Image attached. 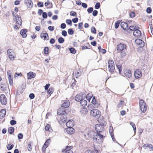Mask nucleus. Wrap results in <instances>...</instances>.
<instances>
[{
    "instance_id": "nucleus-10",
    "label": "nucleus",
    "mask_w": 153,
    "mask_h": 153,
    "mask_svg": "<svg viewBox=\"0 0 153 153\" xmlns=\"http://www.w3.org/2000/svg\"><path fill=\"white\" fill-rule=\"evenodd\" d=\"M13 20L16 21V23L17 25H21L22 24V21L19 15H16L15 16V18L13 19Z\"/></svg>"
},
{
    "instance_id": "nucleus-17",
    "label": "nucleus",
    "mask_w": 153,
    "mask_h": 153,
    "mask_svg": "<svg viewBox=\"0 0 153 153\" xmlns=\"http://www.w3.org/2000/svg\"><path fill=\"white\" fill-rule=\"evenodd\" d=\"M74 125V122L72 120H69L66 123V126L67 128L72 127Z\"/></svg>"
},
{
    "instance_id": "nucleus-44",
    "label": "nucleus",
    "mask_w": 153,
    "mask_h": 153,
    "mask_svg": "<svg viewBox=\"0 0 153 153\" xmlns=\"http://www.w3.org/2000/svg\"><path fill=\"white\" fill-rule=\"evenodd\" d=\"M91 31L92 33L95 34L96 33V30L95 27H92L91 28Z\"/></svg>"
},
{
    "instance_id": "nucleus-56",
    "label": "nucleus",
    "mask_w": 153,
    "mask_h": 153,
    "mask_svg": "<svg viewBox=\"0 0 153 153\" xmlns=\"http://www.w3.org/2000/svg\"><path fill=\"white\" fill-rule=\"evenodd\" d=\"M83 25V23L82 22H80L78 24V29H81L82 28V26Z\"/></svg>"
},
{
    "instance_id": "nucleus-23",
    "label": "nucleus",
    "mask_w": 153,
    "mask_h": 153,
    "mask_svg": "<svg viewBox=\"0 0 153 153\" xmlns=\"http://www.w3.org/2000/svg\"><path fill=\"white\" fill-rule=\"evenodd\" d=\"M6 111L5 109H2L0 111V118H2L5 115Z\"/></svg>"
},
{
    "instance_id": "nucleus-2",
    "label": "nucleus",
    "mask_w": 153,
    "mask_h": 153,
    "mask_svg": "<svg viewBox=\"0 0 153 153\" xmlns=\"http://www.w3.org/2000/svg\"><path fill=\"white\" fill-rule=\"evenodd\" d=\"M126 46L124 44L120 43L117 45V51L121 53V57H124L126 55Z\"/></svg>"
},
{
    "instance_id": "nucleus-7",
    "label": "nucleus",
    "mask_w": 153,
    "mask_h": 153,
    "mask_svg": "<svg viewBox=\"0 0 153 153\" xmlns=\"http://www.w3.org/2000/svg\"><path fill=\"white\" fill-rule=\"evenodd\" d=\"M7 53L9 58L11 60H13L14 59L16 58L15 53L12 49H8L7 51Z\"/></svg>"
},
{
    "instance_id": "nucleus-1",
    "label": "nucleus",
    "mask_w": 153,
    "mask_h": 153,
    "mask_svg": "<svg viewBox=\"0 0 153 153\" xmlns=\"http://www.w3.org/2000/svg\"><path fill=\"white\" fill-rule=\"evenodd\" d=\"M95 128L97 131L96 136L97 137H99L98 139V143H101L103 142V139L105 136L102 135V132L104 130L103 126L100 124H97L95 126Z\"/></svg>"
},
{
    "instance_id": "nucleus-47",
    "label": "nucleus",
    "mask_w": 153,
    "mask_h": 153,
    "mask_svg": "<svg viewBox=\"0 0 153 153\" xmlns=\"http://www.w3.org/2000/svg\"><path fill=\"white\" fill-rule=\"evenodd\" d=\"M137 28H138L136 27H134V26H130L129 27V30H130L134 31L135 30H136L137 29Z\"/></svg>"
},
{
    "instance_id": "nucleus-35",
    "label": "nucleus",
    "mask_w": 153,
    "mask_h": 153,
    "mask_svg": "<svg viewBox=\"0 0 153 153\" xmlns=\"http://www.w3.org/2000/svg\"><path fill=\"white\" fill-rule=\"evenodd\" d=\"M113 127L111 126H110V128L109 129V132L111 136H114L113 134Z\"/></svg>"
},
{
    "instance_id": "nucleus-48",
    "label": "nucleus",
    "mask_w": 153,
    "mask_h": 153,
    "mask_svg": "<svg viewBox=\"0 0 153 153\" xmlns=\"http://www.w3.org/2000/svg\"><path fill=\"white\" fill-rule=\"evenodd\" d=\"M70 15L73 16H77V14L76 12H74L73 11H71L70 13Z\"/></svg>"
},
{
    "instance_id": "nucleus-34",
    "label": "nucleus",
    "mask_w": 153,
    "mask_h": 153,
    "mask_svg": "<svg viewBox=\"0 0 153 153\" xmlns=\"http://www.w3.org/2000/svg\"><path fill=\"white\" fill-rule=\"evenodd\" d=\"M14 147V145L13 144H9L7 145V148L8 150H10L12 149Z\"/></svg>"
},
{
    "instance_id": "nucleus-42",
    "label": "nucleus",
    "mask_w": 153,
    "mask_h": 153,
    "mask_svg": "<svg viewBox=\"0 0 153 153\" xmlns=\"http://www.w3.org/2000/svg\"><path fill=\"white\" fill-rule=\"evenodd\" d=\"M49 49L48 47H45L44 48V53L45 54H48V53Z\"/></svg>"
},
{
    "instance_id": "nucleus-11",
    "label": "nucleus",
    "mask_w": 153,
    "mask_h": 153,
    "mask_svg": "<svg viewBox=\"0 0 153 153\" xmlns=\"http://www.w3.org/2000/svg\"><path fill=\"white\" fill-rule=\"evenodd\" d=\"M11 72L9 70L7 71V74L8 76L10 84V85H12L13 84V76L11 75Z\"/></svg>"
},
{
    "instance_id": "nucleus-60",
    "label": "nucleus",
    "mask_w": 153,
    "mask_h": 153,
    "mask_svg": "<svg viewBox=\"0 0 153 153\" xmlns=\"http://www.w3.org/2000/svg\"><path fill=\"white\" fill-rule=\"evenodd\" d=\"M135 15V14L134 12H131L130 13V17L133 18L134 17Z\"/></svg>"
},
{
    "instance_id": "nucleus-31",
    "label": "nucleus",
    "mask_w": 153,
    "mask_h": 153,
    "mask_svg": "<svg viewBox=\"0 0 153 153\" xmlns=\"http://www.w3.org/2000/svg\"><path fill=\"white\" fill-rule=\"evenodd\" d=\"M53 88L52 87H50L48 90V94L51 95L53 93Z\"/></svg>"
},
{
    "instance_id": "nucleus-57",
    "label": "nucleus",
    "mask_w": 153,
    "mask_h": 153,
    "mask_svg": "<svg viewBox=\"0 0 153 153\" xmlns=\"http://www.w3.org/2000/svg\"><path fill=\"white\" fill-rule=\"evenodd\" d=\"M30 98L32 99H33L35 97V95L33 93H31L29 95Z\"/></svg>"
},
{
    "instance_id": "nucleus-4",
    "label": "nucleus",
    "mask_w": 153,
    "mask_h": 153,
    "mask_svg": "<svg viewBox=\"0 0 153 153\" xmlns=\"http://www.w3.org/2000/svg\"><path fill=\"white\" fill-rule=\"evenodd\" d=\"M96 134H97L92 131H89L87 133V135L88 137L90 138H93L94 140H95L98 142V141H99L98 140V139H99V137H97L96 136Z\"/></svg>"
},
{
    "instance_id": "nucleus-53",
    "label": "nucleus",
    "mask_w": 153,
    "mask_h": 153,
    "mask_svg": "<svg viewBox=\"0 0 153 153\" xmlns=\"http://www.w3.org/2000/svg\"><path fill=\"white\" fill-rule=\"evenodd\" d=\"M66 23L68 25H71L72 21L70 19H67L66 20Z\"/></svg>"
},
{
    "instance_id": "nucleus-50",
    "label": "nucleus",
    "mask_w": 153,
    "mask_h": 153,
    "mask_svg": "<svg viewBox=\"0 0 153 153\" xmlns=\"http://www.w3.org/2000/svg\"><path fill=\"white\" fill-rule=\"evenodd\" d=\"M100 7V2H97L95 6L96 9H98Z\"/></svg>"
},
{
    "instance_id": "nucleus-3",
    "label": "nucleus",
    "mask_w": 153,
    "mask_h": 153,
    "mask_svg": "<svg viewBox=\"0 0 153 153\" xmlns=\"http://www.w3.org/2000/svg\"><path fill=\"white\" fill-rule=\"evenodd\" d=\"M90 114L91 116L98 117L101 115V112L97 109H94L91 110Z\"/></svg>"
},
{
    "instance_id": "nucleus-46",
    "label": "nucleus",
    "mask_w": 153,
    "mask_h": 153,
    "mask_svg": "<svg viewBox=\"0 0 153 153\" xmlns=\"http://www.w3.org/2000/svg\"><path fill=\"white\" fill-rule=\"evenodd\" d=\"M93 10V8L92 7H90L88 8L87 10V12L88 13H92Z\"/></svg>"
},
{
    "instance_id": "nucleus-38",
    "label": "nucleus",
    "mask_w": 153,
    "mask_h": 153,
    "mask_svg": "<svg viewBox=\"0 0 153 153\" xmlns=\"http://www.w3.org/2000/svg\"><path fill=\"white\" fill-rule=\"evenodd\" d=\"M117 67L118 69L119 74H121V71L122 70V65H117Z\"/></svg>"
},
{
    "instance_id": "nucleus-27",
    "label": "nucleus",
    "mask_w": 153,
    "mask_h": 153,
    "mask_svg": "<svg viewBox=\"0 0 153 153\" xmlns=\"http://www.w3.org/2000/svg\"><path fill=\"white\" fill-rule=\"evenodd\" d=\"M87 109L86 108H82L80 111V112L81 114L83 115L86 114L87 113Z\"/></svg>"
},
{
    "instance_id": "nucleus-54",
    "label": "nucleus",
    "mask_w": 153,
    "mask_h": 153,
    "mask_svg": "<svg viewBox=\"0 0 153 153\" xmlns=\"http://www.w3.org/2000/svg\"><path fill=\"white\" fill-rule=\"evenodd\" d=\"M146 12L147 13H150L152 12V9L151 7H148L146 10Z\"/></svg>"
},
{
    "instance_id": "nucleus-55",
    "label": "nucleus",
    "mask_w": 153,
    "mask_h": 153,
    "mask_svg": "<svg viewBox=\"0 0 153 153\" xmlns=\"http://www.w3.org/2000/svg\"><path fill=\"white\" fill-rule=\"evenodd\" d=\"M42 16L43 18H47V15L46 13L45 12H43L42 13Z\"/></svg>"
},
{
    "instance_id": "nucleus-20",
    "label": "nucleus",
    "mask_w": 153,
    "mask_h": 153,
    "mask_svg": "<svg viewBox=\"0 0 153 153\" xmlns=\"http://www.w3.org/2000/svg\"><path fill=\"white\" fill-rule=\"evenodd\" d=\"M25 3L27 6L29 7H32V2L31 0H25Z\"/></svg>"
},
{
    "instance_id": "nucleus-39",
    "label": "nucleus",
    "mask_w": 153,
    "mask_h": 153,
    "mask_svg": "<svg viewBox=\"0 0 153 153\" xmlns=\"http://www.w3.org/2000/svg\"><path fill=\"white\" fill-rule=\"evenodd\" d=\"M58 41L59 43L61 44L63 43L64 42L65 40L62 37H60L58 39Z\"/></svg>"
},
{
    "instance_id": "nucleus-12",
    "label": "nucleus",
    "mask_w": 153,
    "mask_h": 153,
    "mask_svg": "<svg viewBox=\"0 0 153 153\" xmlns=\"http://www.w3.org/2000/svg\"><path fill=\"white\" fill-rule=\"evenodd\" d=\"M139 29V27H138V28H137V29L135 30L133 33L134 36L137 38L140 37L141 34V31L138 30Z\"/></svg>"
},
{
    "instance_id": "nucleus-45",
    "label": "nucleus",
    "mask_w": 153,
    "mask_h": 153,
    "mask_svg": "<svg viewBox=\"0 0 153 153\" xmlns=\"http://www.w3.org/2000/svg\"><path fill=\"white\" fill-rule=\"evenodd\" d=\"M50 125L49 124H47L45 127V131H50Z\"/></svg>"
},
{
    "instance_id": "nucleus-30",
    "label": "nucleus",
    "mask_w": 153,
    "mask_h": 153,
    "mask_svg": "<svg viewBox=\"0 0 153 153\" xmlns=\"http://www.w3.org/2000/svg\"><path fill=\"white\" fill-rule=\"evenodd\" d=\"M61 120L62 122L65 123L67 120V117L65 115L62 116V117H61Z\"/></svg>"
},
{
    "instance_id": "nucleus-43",
    "label": "nucleus",
    "mask_w": 153,
    "mask_h": 153,
    "mask_svg": "<svg viewBox=\"0 0 153 153\" xmlns=\"http://www.w3.org/2000/svg\"><path fill=\"white\" fill-rule=\"evenodd\" d=\"M24 91V89L22 87H20V88H19L18 89L17 91V93H22Z\"/></svg>"
},
{
    "instance_id": "nucleus-61",
    "label": "nucleus",
    "mask_w": 153,
    "mask_h": 153,
    "mask_svg": "<svg viewBox=\"0 0 153 153\" xmlns=\"http://www.w3.org/2000/svg\"><path fill=\"white\" fill-rule=\"evenodd\" d=\"M62 34L64 36H66L67 35V32L65 30H63L62 31Z\"/></svg>"
},
{
    "instance_id": "nucleus-28",
    "label": "nucleus",
    "mask_w": 153,
    "mask_h": 153,
    "mask_svg": "<svg viewBox=\"0 0 153 153\" xmlns=\"http://www.w3.org/2000/svg\"><path fill=\"white\" fill-rule=\"evenodd\" d=\"M124 105V102L123 101L120 100L117 105V107L118 108H122Z\"/></svg>"
},
{
    "instance_id": "nucleus-64",
    "label": "nucleus",
    "mask_w": 153,
    "mask_h": 153,
    "mask_svg": "<svg viewBox=\"0 0 153 153\" xmlns=\"http://www.w3.org/2000/svg\"><path fill=\"white\" fill-rule=\"evenodd\" d=\"M147 145V147L149 148L152 151L153 150V146L152 144H149L148 145Z\"/></svg>"
},
{
    "instance_id": "nucleus-29",
    "label": "nucleus",
    "mask_w": 153,
    "mask_h": 153,
    "mask_svg": "<svg viewBox=\"0 0 153 153\" xmlns=\"http://www.w3.org/2000/svg\"><path fill=\"white\" fill-rule=\"evenodd\" d=\"M72 148V147L71 146H67L65 149L62 150V152H67L68 151L71 150V149Z\"/></svg>"
},
{
    "instance_id": "nucleus-62",
    "label": "nucleus",
    "mask_w": 153,
    "mask_h": 153,
    "mask_svg": "<svg viewBox=\"0 0 153 153\" xmlns=\"http://www.w3.org/2000/svg\"><path fill=\"white\" fill-rule=\"evenodd\" d=\"M50 85V84L49 83L46 84L45 86V90H48Z\"/></svg>"
},
{
    "instance_id": "nucleus-40",
    "label": "nucleus",
    "mask_w": 153,
    "mask_h": 153,
    "mask_svg": "<svg viewBox=\"0 0 153 153\" xmlns=\"http://www.w3.org/2000/svg\"><path fill=\"white\" fill-rule=\"evenodd\" d=\"M120 21L119 20L117 21L115 24V27L116 29H117L119 25V24L120 23Z\"/></svg>"
},
{
    "instance_id": "nucleus-18",
    "label": "nucleus",
    "mask_w": 153,
    "mask_h": 153,
    "mask_svg": "<svg viewBox=\"0 0 153 153\" xmlns=\"http://www.w3.org/2000/svg\"><path fill=\"white\" fill-rule=\"evenodd\" d=\"M69 105L70 102L69 100H64L61 107L63 108H67L69 106Z\"/></svg>"
},
{
    "instance_id": "nucleus-22",
    "label": "nucleus",
    "mask_w": 153,
    "mask_h": 153,
    "mask_svg": "<svg viewBox=\"0 0 153 153\" xmlns=\"http://www.w3.org/2000/svg\"><path fill=\"white\" fill-rule=\"evenodd\" d=\"M91 102L94 105L95 107H97L100 105L97 102L95 99V97L94 96L93 97Z\"/></svg>"
},
{
    "instance_id": "nucleus-36",
    "label": "nucleus",
    "mask_w": 153,
    "mask_h": 153,
    "mask_svg": "<svg viewBox=\"0 0 153 153\" xmlns=\"http://www.w3.org/2000/svg\"><path fill=\"white\" fill-rule=\"evenodd\" d=\"M81 74L82 72H81L76 71L75 73V76H76V78L79 76Z\"/></svg>"
},
{
    "instance_id": "nucleus-9",
    "label": "nucleus",
    "mask_w": 153,
    "mask_h": 153,
    "mask_svg": "<svg viewBox=\"0 0 153 153\" xmlns=\"http://www.w3.org/2000/svg\"><path fill=\"white\" fill-rule=\"evenodd\" d=\"M0 101L1 104L5 105L6 104L7 102V98L4 94H2L0 97Z\"/></svg>"
},
{
    "instance_id": "nucleus-13",
    "label": "nucleus",
    "mask_w": 153,
    "mask_h": 153,
    "mask_svg": "<svg viewBox=\"0 0 153 153\" xmlns=\"http://www.w3.org/2000/svg\"><path fill=\"white\" fill-rule=\"evenodd\" d=\"M65 113V109L63 108L62 107L60 108L57 111V114L59 115H64Z\"/></svg>"
},
{
    "instance_id": "nucleus-25",
    "label": "nucleus",
    "mask_w": 153,
    "mask_h": 153,
    "mask_svg": "<svg viewBox=\"0 0 153 153\" xmlns=\"http://www.w3.org/2000/svg\"><path fill=\"white\" fill-rule=\"evenodd\" d=\"M43 34V35H42V34L41 35V37L42 38H44V39L46 40L49 39V38L48 33H44Z\"/></svg>"
},
{
    "instance_id": "nucleus-49",
    "label": "nucleus",
    "mask_w": 153,
    "mask_h": 153,
    "mask_svg": "<svg viewBox=\"0 0 153 153\" xmlns=\"http://www.w3.org/2000/svg\"><path fill=\"white\" fill-rule=\"evenodd\" d=\"M92 98V96L90 95L89 94H88L86 96V98L89 101H90L91 98Z\"/></svg>"
},
{
    "instance_id": "nucleus-14",
    "label": "nucleus",
    "mask_w": 153,
    "mask_h": 153,
    "mask_svg": "<svg viewBox=\"0 0 153 153\" xmlns=\"http://www.w3.org/2000/svg\"><path fill=\"white\" fill-rule=\"evenodd\" d=\"M120 26L122 28L125 30H128V23L125 22H122L121 23Z\"/></svg>"
},
{
    "instance_id": "nucleus-51",
    "label": "nucleus",
    "mask_w": 153,
    "mask_h": 153,
    "mask_svg": "<svg viewBox=\"0 0 153 153\" xmlns=\"http://www.w3.org/2000/svg\"><path fill=\"white\" fill-rule=\"evenodd\" d=\"M37 5L39 7H42L43 6V4L42 2H39L37 3Z\"/></svg>"
},
{
    "instance_id": "nucleus-32",
    "label": "nucleus",
    "mask_w": 153,
    "mask_h": 153,
    "mask_svg": "<svg viewBox=\"0 0 153 153\" xmlns=\"http://www.w3.org/2000/svg\"><path fill=\"white\" fill-rule=\"evenodd\" d=\"M135 42L138 45H140L142 44V42L144 43V42L142 40L139 39H136L135 40Z\"/></svg>"
},
{
    "instance_id": "nucleus-41",
    "label": "nucleus",
    "mask_w": 153,
    "mask_h": 153,
    "mask_svg": "<svg viewBox=\"0 0 153 153\" xmlns=\"http://www.w3.org/2000/svg\"><path fill=\"white\" fill-rule=\"evenodd\" d=\"M74 31L71 28H70L68 30V33L69 35H72L74 33Z\"/></svg>"
},
{
    "instance_id": "nucleus-8",
    "label": "nucleus",
    "mask_w": 153,
    "mask_h": 153,
    "mask_svg": "<svg viewBox=\"0 0 153 153\" xmlns=\"http://www.w3.org/2000/svg\"><path fill=\"white\" fill-rule=\"evenodd\" d=\"M134 75L136 79H139L142 76V72L139 69H136L134 72Z\"/></svg>"
},
{
    "instance_id": "nucleus-6",
    "label": "nucleus",
    "mask_w": 153,
    "mask_h": 153,
    "mask_svg": "<svg viewBox=\"0 0 153 153\" xmlns=\"http://www.w3.org/2000/svg\"><path fill=\"white\" fill-rule=\"evenodd\" d=\"M108 67L109 71L113 73L115 69L114 64L112 60H109L108 62Z\"/></svg>"
},
{
    "instance_id": "nucleus-24",
    "label": "nucleus",
    "mask_w": 153,
    "mask_h": 153,
    "mask_svg": "<svg viewBox=\"0 0 153 153\" xmlns=\"http://www.w3.org/2000/svg\"><path fill=\"white\" fill-rule=\"evenodd\" d=\"M75 100L76 101H80L82 99V95L78 94L75 97Z\"/></svg>"
},
{
    "instance_id": "nucleus-19",
    "label": "nucleus",
    "mask_w": 153,
    "mask_h": 153,
    "mask_svg": "<svg viewBox=\"0 0 153 153\" xmlns=\"http://www.w3.org/2000/svg\"><path fill=\"white\" fill-rule=\"evenodd\" d=\"M27 30L26 29H24L20 31V34L22 35L23 38H25L27 36L26 32Z\"/></svg>"
},
{
    "instance_id": "nucleus-52",
    "label": "nucleus",
    "mask_w": 153,
    "mask_h": 153,
    "mask_svg": "<svg viewBox=\"0 0 153 153\" xmlns=\"http://www.w3.org/2000/svg\"><path fill=\"white\" fill-rule=\"evenodd\" d=\"M16 123V120H11L10 121V124L12 125H14Z\"/></svg>"
},
{
    "instance_id": "nucleus-37",
    "label": "nucleus",
    "mask_w": 153,
    "mask_h": 153,
    "mask_svg": "<svg viewBox=\"0 0 153 153\" xmlns=\"http://www.w3.org/2000/svg\"><path fill=\"white\" fill-rule=\"evenodd\" d=\"M69 50L70 52L74 54L76 53L75 49L73 48H69Z\"/></svg>"
},
{
    "instance_id": "nucleus-33",
    "label": "nucleus",
    "mask_w": 153,
    "mask_h": 153,
    "mask_svg": "<svg viewBox=\"0 0 153 153\" xmlns=\"http://www.w3.org/2000/svg\"><path fill=\"white\" fill-rule=\"evenodd\" d=\"M8 132L10 134L13 133L14 131V128L13 127H10L8 130Z\"/></svg>"
},
{
    "instance_id": "nucleus-15",
    "label": "nucleus",
    "mask_w": 153,
    "mask_h": 153,
    "mask_svg": "<svg viewBox=\"0 0 153 153\" xmlns=\"http://www.w3.org/2000/svg\"><path fill=\"white\" fill-rule=\"evenodd\" d=\"M124 74L125 75L127 78H130L131 77L132 74L131 71L128 69L126 70L124 72Z\"/></svg>"
},
{
    "instance_id": "nucleus-63",
    "label": "nucleus",
    "mask_w": 153,
    "mask_h": 153,
    "mask_svg": "<svg viewBox=\"0 0 153 153\" xmlns=\"http://www.w3.org/2000/svg\"><path fill=\"white\" fill-rule=\"evenodd\" d=\"M54 28H55L53 26H50L48 27V29L50 31H53Z\"/></svg>"
},
{
    "instance_id": "nucleus-58",
    "label": "nucleus",
    "mask_w": 153,
    "mask_h": 153,
    "mask_svg": "<svg viewBox=\"0 0 153 153\" xmlns=\"http://www.w3.org/2000/svg\"><path fill=\"white\" fill-rule=\"evenodd\" d=\"M98 14V11L97 10H94L93 11L92 15L94 16H96Z\"/></svg>"
},
{
    "instance_id": "nucleus-59",
    "label": "nucleus",
    "mask_w": 153,
    "mask_h": 153,
    "mask_svg": "<svg viewBox=\"0 0 153 153\" xmlns=\"http://www.w3.org/2000/svg\"><path fill=\"white\" fill-rule=\"evenodd\" d=\"M78 20V19L77 17H76L74 19H73L72 20L73 22L74 23H76L77 22Z\"/></svg>"
},
{
    "instance_id": "nucleus-21",
    "label": "nucleus",
    "mask_w": 153,
    "mask_h": 153,
    "mask_svg": "<svg viewBox=\"0 0 153 153\" xmlns=\"http://www.w3.org/2000/svg\"><path fill=\"white\" fill-rule=\"evenodd\" d=\"M66 131L68 134H72L74 132V129L72 127H68L66 128Z\"/></svg>"
},
{
    "instance_id": "nucleus-5",
    "label": "nucleus",
    "mask_w": 153,
    "mask_h": 153,
    "mask_svg": "<svg viewBox=\"0 0 153 153\" xmlns=\"http://www.w3.org/2000/svg\"><path fill=\"white\" fill-rule=\"evenodd\" d=\"M139 104L140 110L143 112H145L147 109V106L145 102L143 100H141L140 101Z\"/></svg>"
},
{
    "instance_id": "nucleus-26",
    "label": "nucleus",
    "mask_w": 153,
    "mask_h": 153,
    "mask_svg": "<svg viewBox=\"0 0 153 153\" xmlns=\"http://www.w3.org/2000/svg\"><path fill=\"white\" fill-rule=\"evenodd\" d=\"M80 104L82 106L84 107L87 105V102L86 100L82 99L80 101Z\"/></svg>"
},
{
    "instance_id": "nucleus-16",
    "label": "nucleus",
    "mask_w": 153,
    "mask_h": 153,
    "mask_svg": "<svg viewBox=\"0 0 153 153\" xmlns=\"http://www.w3.org/2000/svg\"><path fill=\"white\" fill-rule=\"evenodd\" d=\"M27 79H31L32 78L35 77L36 76V74L32 72H30L27 74Z\"/></svg>"
}]
</instances>
